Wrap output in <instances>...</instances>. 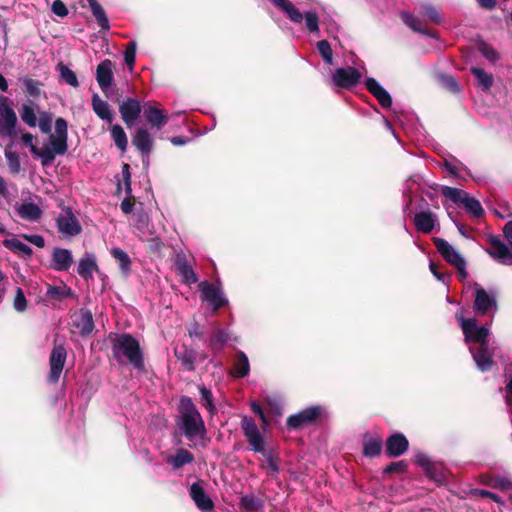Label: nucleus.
<instances>
[{"instance_id":"obj_34","label":"nucleus","mask_w":512,"mask_h":512,"mask_svg":"<svg viewBox=\"0 0 512 512\" xmlns=\"http://www.w3.org/2000/svg\"><path fill=\"white\" fill-rule=\"evenodd\" d=\"M46 296L49 299H52L55 301H62L65 298H74L75 293L70 287L66 286L65 284H63L61 286H53V285L48 284Z\"/></svg>"},{"instance_id":"obj_36","label":"nucleus","mask_w":512,"mask_h":512,"mask_svg":"<svg viewBox=\"0 0 512 512\" xmlns=\"http://www.w3.org/2000/svg\"><path fill=\"white\" fill-rule=\"evenodd\" d=\"M401 19L413 31L427 35L429 37H433L431 30L424 27L422 21L419 18L413 16L411 13L402 12Z\"/></svg>"},{"instance_id":"obj_42","label":"nucleus","mask_w":512,"mask_h":512,"mask_svg":"<svg viewBox=\"0 0 512 512\" xmlns=\"http://www.w3.org/2000/svg\"><path fill=\"white\" fill-rule=\"evenodd\" d=\"M194 461V456L191 452H189L186 449L180 448L177 450L176 454L174 456H171L168 459V462L173 466L175 469H179L182 466L186 464H190Z\"/></svg>"},{"instance_id":"obj_46","label":"nucleus","mask_w":512,"mask_h":512,"mask_svg":"<svg viewBox=\"0 0 512 512\" xmlns=\"http://www.w3.org/2000/svg\"><path fill=\"white\" fill-rule=\"evenodd\" d=\"M229 340V334L223 329H215L210 338V348L214 351H221Z\"/></svg>"},{"instance_id":"obj_54","label":"nucleus","mask_w":512,"mask_h":512,"mask_svg":"<svg viewBox=\"0 0 512 512\" xmlns=\"http://www.w3.org/2000/svg\"><path fill=\"white\" fill-rule=\"evenodd\" d=\"M5 157L12 174H18L21 170L19 155L11 150H5Z\"/></svg>"},{"instance_id":"obj_1","label":"nucleus","mask_w":512,"mask_h":512,"mask_svg":"<svg viewBox=\"0 0 512 512\" xmlns=\"http://www.w3.org/2000/svg\"><path fill=\"white\" fill-rule=\"evenodd\" d=\"M22 142L30 148L33 155L41 158L43 166H49L55 160L56 155H65L68 151V124L67 121L59 117L55 120V133L50 134L49 143L51 147L39 149L34 145V136L31 133L22 134Z\"/></svg>"},{"instance_id":"obj_4","label":"nucleus","mask_w":512,"mask_h":512,"mask_svg":"<svg viewBox=\"0 0 512 512\" xmlns=\"http://www.w3.org/2000/svg\"><path fill=\"white\" fill-rule=\"evenodd\" d=\"M326 416V411L321 405L309 406L298 413L290 415L286 419V426L290 430H300L306 426L318 425Z\"/></svg>"},{"instance_id":"obj_45","label":"nucleus","mask_w":512,"mask_h":512,"mask_svg":"<svg viewBox=\"0 0 512 512\" xmlns=\"http://www.w3.org/2000/svg\"><path fill=\"white\" fill-rule=\"evenodd\" d=\"M462 205L465 210L475 218H480L484 215V210L480 202L476 198L470 197L468 193L465 198H463Z\"/></svg>"},{"instance_id":"obj_29","label":"nucleus","mask_w":512,"mask_h":512,"mask_svg":"<svg viewBox=\"0 0 512 512\" xmlns=\"http://www.w3.org/2000/svg\"><path fill=\"white\" fill-rule=\"evenodd\" d=\"M98 271L99 267L95 255L87 254L79 260L77 272L83 279L88 280L92 278L93 272Z\"/></svg>"},{"instance_id":"obj_48","label":"nucleus","mask_w":512,"mask_h":512,"mask_svg":"<svg viewBox=\"0 0 512 512\" xmlns=\"http://www.w3.org/2000/svg\"><path fill=\"white\" fill-rule=\"evenodd\" d=\"M441 193L446 198L450 199L452 202L456 204H462L463 198L467 195V192L450 186H443L441 189Z\"/></svg>"},{"instance_id":"obj_50","label":"nucleus","mask_w":512,"mask_h":512,"mask_svg":"<svg viewBox=\"0 0 512 512\" xmlns=\"http://www.w3.org/2000/svg\"><path fill=\"white\" fill-rule=\"evenodd\" d=\"M199 393L201 397L202 405L211 413L216 412V407L213 403V394L210 389L206 388L204 385L199 386Z\"/></svg>"},{"instance_id":"obj_57","label":"nucleus","mask_w":512,"mask_h":512,"mask_svg":"<svg viewBox=\"0 0 512 512\" xmlns=\"http://www.w3.org/2000/svg\"><path fill=\"white\" fill-rule=\"evenodd\" d=\"M493 488L499 489L503 492H507L512 490V480L502 477V476H495L491 479L489 483Z\"/></svg>"},{"instance_id":"obj_9","label":"nucleus","mask_w":512,"mask_h":512,"mask_svg":"<svg viewBox=\"0 0 512 512\" xmlns=\"http://www.w3.org/2000/svg\"><path fill=\"white\" fill-rule=\"evenodd\" d=\"M199 290L201 292V299L208 302L214 312L228 303V300L223 297L220 288L213 283L202 281L199 283Z\"/></svg>"},{"instance_id":"obj_14","label":"nucleus","mask_w":512,"mask_h":512,"mask_svg":"<svg viewBox=\"0 0 512 512\" xmlns=\"http://www.w3.org/2000/svg\"><path fill=\"white\" fill-rule=\"evenodd\" d=\"M56 226L60 233L68 236H76L82 231L78 219L69 207L65 209V215H60L56 219Z\"/></svg>"},{"instance_id":"obj_53","label":"nucleus","mask_w":512,"mask_h":512,"mask_svg":"<svg viewBox=\"0 0 512 512\" xmlns=\"http://www.w3.org/2000/svg\"><path fill=\"white\" fill-rule=\"evenodd\" d=\"M317 49L324 62L331 65L333 63V51L330 43L327 40H321L317 43Z\"/></svg>"},{"instance_id":"obj_43","label":"nucleus","mask_w":512,"mask_h":512,"mask_svg":"<svg viewBox=\"0 0 512 512\" xmlns=\"http://www.w3.org/2000/svg\"><path fill=\"white\" fill-rule=\"evenodd\" d=\"M110 133L116 147L121 152H125L128 146V139L123 127L119 124H115L111 127Z\"/></svg>"},{"instance_id":"obj_41","label":"nucleus","mask_w":512,"mask_h":512,"mask_svg":"<svg viewBox=\"0 0 512 512\" xmlns=\"http://www.w3.org/2000/svg\"><path fill=\"white\" fill-rule=\"evenodd\" d=\"M35 108L36 104L29 100L27 103L22 104L19 111L22 121L30 127H35L37 124Z\"/></svg>"},{"instance_id":"obj_49","label":"nucleus","mask_w":512,"mask_h":512,"mask_svg":"<svg viewBox=\"0 0 512 512\" xmlns=\"http://www.w3.org/2000/svg\"><path fill=\"white\" fill-rule=\"evenodd\" d=\"M58 70L60 71V76L65 83L74 88L79 86V82L74 71H72L63 63L58 64Z\"/></svg>"},{"instance_id":"obj_39","label":"nucleus","mask_w":512,"mask_h":512,"mask_svg":"<svg viewBox=\"0 0 512 512\" xmlns=\"http://www.w3.org/2000/svg\"><path fill=\"white\" fill-rule=\"evenodd\" d=\"M3 246L13 253H20L24 257L30 258L33 254V251L30 246L24 244L17 238L5 239L3 242Z\"/></svg>"},{"instance_id":"obj_58","label":"nucleus","mask_w":512,"mask_h":512,"mask_svg":"<svg viewBox=\"0 0 512 512\" xmlns=\"http://www.w3.org/2000/svg\"><path fill=\"white\" fill-rule=\"evenodd\" d=\"M303 19H305L306 27L310 32L319 31V17L316 12H305V14L303 15Z\"/></svg>"},{"instance_id":"obj_37","label":"nucleus","mask_w":512,"mask_h":512,"mask_svg":"<svg viewBox=\"0 0 512 512\" xmlns=\"http://www.w3.org/2000/svg\"><path fill=\"white\" fill-rule=\"evenodd\" d=\"M470 72L478 81V85L483 91H489L494 83V77L491 73L486 72L479 67H471Z\"/></svg>"},{"instance_id":"obj_52","label":"nucleus","mask_w":512,"mask_h":512,"mask_svg":"<svg viewBox=\"0 0 512 512\" xmlns=\"http://www.w3.org/2000/svg\"><path fill=\"white\" fill-rule=\"evenodd\" d=\"M426 476L437 484H442L445 481V475L442 467L437 463L433 462L431 466L425 471Z\"/></svg>"},{"instance_id":"obj_25","label":"nucleus","mask_w":512,"mask_h":512,"mask_svg":"<svg viewBox=\"0 0 512 512\" xmlns=\"http://www.w3.org/2000/svg\"><path fill=\"white\" fill-rule=\"evenodd\" d=\"M132 144L142 154L148 156L153 150V138L147 129L138 128L132 138Z\"/></svg>"},{"instance_id":"obj_17","label":"nucleus","mask_w":512,"mask_h":512,"mask_svg":"<svg viewBox=\"0 0 512 512\" xmlns=\"http://www.w3.org/2000/svg\"><path fill=\"white\" fill-rule=\"evenodd\" d=\"M143 113L146 121L158 130L162 129L168 123L169 116L165 110L154 105L152 102L144 104Z\"/></svg>"},{"instance_id":"obj_10","label":"nucleus","mask_w":512,"mask_h":512,"mask_svg":"<svg viewBox=\"0 0 512 512\" xmlns=\"http://www.w3.org/2000/svg\"><path fill=\"white\" fill-rule=\"evenodd\" d=\"M116 102L119 104V113L123 122L127 127L133 126L142 111L140 102L137 99L130 97L123 99L122 101H120V97H118Z\"/></svg>"},{"instance_id":"obj_40","label":"nucleus","mask_w":512,"mask_h":512,"mask_svg":"<svg viewBox=\"0 0 512 512\" xmlns=\"http://www.w3.org/2000/svg\"><path fill=\"white\" fill-rule=\"evenodd\" d=\"M89 7L101 29L108 30L110 28L108 17L103 7L97 0H87Z\"/></svg>"},{"instance_id":"obj_21","label":"nucleus","mask_w":512,"mask_h":512,"mask_svg":"<svg viewBox=\"0 0 512 512\" xmlns=\"http://www.w3.org/2000/svg\"><path fill=\"white\" fill-rule=\"evenodd\" d=\"M365 87L368 92L377 99L382 108L388 109L392 106L391 95L379 84L375 78H367L365 81Z\"/></svg>"},{"instance_id":"obj_60","label":"nucleus","mask_w":512,"mask_h":512,"mask_svg":"<svg viewBox=\"0 0 512 512\" xmlns=\"http://www.w3.org/2000/svg\"><path fill=\"white\" fill-rule=\"evenodd\" d=\"M14 309L18 312H24L27 309V300L23 290L18 287L13 302Z\"/></svg>"},{"instance_id":"obj_16","label":"nucleus","mask_w":512,"mask_h":512,"mask_svg":"<svg viewBox=\"0 0 512 512\" xmlns=\"http://www.w3.org/2000/svg\"><path fill=\"white\" fill-rule=\"evenodd\" d=\"M409 448L407 437L399 432L390 435L385 442V454L390 458L403 455Z\"/></svg>"},{"instance_id":"obj_59","label":"nucleus","mask_w":512,"mask_h":512,"mask_svg":"<svg viewBox=\"0 0 512 512\" xmlns=\"http://www.w3.org/2000/svg\"><path fill=\"white\" fill-rule=\"evenodd\" d=\"M39 128L41 130L42 133H45V134H52L51 133V130H52V116L51 114L47 113V112H42L40 114V119H39Z\"/></svg>"},{"instance_id":"obj_8","label":"nucleus","mask_w":512,"mask_h":512,"mask_svg":"<svg viewBox=\"0 0 512 512\" xmlns=\"http://www.w3.org/2000/svg\"><path fill=\"white\" fill-rule=\"evenodd\" d=\"M0 135L14 137L16 135L17 116L8 105V98L0 96Z\"/></svg>"},{"instance_id":"obj_63","label":"nucleus","mask_w":512,"mask_h":512,"mask_svg":"<svg viewBox=\"0 0 512 512\" xmlns=\"http://www.w3.org/2000/svg\"><path fill=\"white\" fill-rule=\"evenodd\" d=\"M164 247V243L159 237H153L148 240V249L150 252L160 254Z\"/></svg>"},{"instance_id":"obj_18","label":"nucleus","mask_w":512,"mask_h":512,"mask_svg":"<svg viewBox=\"0 0 512 512\" xmlns=\"http://www.w3.org/2000/svg\"><path fill=\"white\" fill-rule=\"evenodd\" d=\"M73 326L78 329L81 336H88L94 330L92 312L87 308H81L72 315Z\"/></svg>"},{"instance_id":"obj_19","label":"nucleus","mask_w":512,"mask_h":512,"mask_svg":"<svg viewBox=\"0 0 512 512\" xmlns=\"http://www.w3.org/2000/svg\"><path fill=\"white\" fill-rule=\"evenodd\" d=\"M189 495L196 507L202 512H212L214 510V503L200 482H195L190 486Z\"/></svg>"},{"instance_id":"obj_51","label":"nucleus","mask_w":512,"mask_h":512,"mask_svg":"<svg viewBox=\"0 0 512 512\" xmlns=\"http://www.w3.org/2000/svg\"><path fill=\"white\" fill-rule=\"evenodd\" d=\"M478 51L491 63H495L499 59L498 52L488 43L480 41L477 44Z\"/></svg>"},{"instance_id":"obj_3","label":"nucleus","mask_w":512,"mask_h":512,"mask_svg":"<svg viewBox=\"0 0 512 512\" xmlns=\"http://www.w3.org/2000/svg\"><path fill=\"white\" fill-rule=\"evenodd\" d=\"M177 425L188 440L203 437L206 434L204 420L192 399L183 396L178 405Z\"/></svg>"},{"instance_id":"obj_23","label":"nucleus","mask_w":512,"mask_h":512,"mask_svg":"<svg viewBox=\"0 0 512 512\" xmlns=\"http://www.w3.org/2000/svg\"><path fill=\"white\" fill-rule=\"evenodd\" d=\"M175 269L184 284L191 285L198 281V277L188 262L185 254H178L176 256Z\"/></svg>"},{"instance_id":"obj_20","label":"nucleus","mask_w":512,"mask_h":512,"mask_svg":"<svg viewBox=\"0 0 512 512\" xmlns=\"http://www.w3.org/2000/svg\"><path fill=\"white\" fill-rule=\"evenodd\" d=\"M432 241L439 254L450 265L456 266L465 261L463 256L459 252L454 250V248L445 239L434 237Z\"/></svg>"},{"instance_id":"obj_35","label":"nucleus","mask_w":512,"mask_h":512,"mask_svg":"<svg viewBox=\"0 0 512 512\" xmlns=\"http://www.w3.org/2000/svg\"><path fill=\"white\" fill-rule=\"evenodd\" d=\"M92 108L95 114L102 120L111 123L113 121V115L109 109V105L100 99L98 94L92 96Z\"/></svg>"},{"instance_id":"obj_28","label":"nucleus","mask_w":512,"mask_h":512,"mask_svg":"<svg viewBox=\"0 0 512 512\" xmlns=\"http://www.w3.org/2000/svg\"><path fill=\"white\" fill-rule=\"evenodd\" d=\"M383 441L382 438L371 437L369 433H365L363 436V455L366 457H376L382 452Z\"/></svg>"},{"instance_id":"obj_47","label":"nucleus","mask_w":512,"mask_h":512,"mask_svg":"<svg viewBox=\"0 0 512 512\" xmlns=\"http://www.w3.org/2000/svg\"><path fill=\"white\" fill-rule=\"evenodd\" d=\"M25 93L33 98H38L41 95L42 83L29 77L21 78Z\"/></svg>"},{"instance_id":"obj_11","label":"nucleus","mask_w":512,"mask_h":512,"mask_svg":"<svg viewBox=\"0 0 512 512\" xmlns=\"http://www.w3.org/2000/svg\"><path fill=\"white\" fill-rule=\"evenodd\" d=\"M361 77V73L355 67L348 66L336 69L332 81L339 88L350 89L359 83Z\"/></svg>"},{"instance_id":"obj_5","label":"nucleus","mask_w":512,"mask_h":512,"mask_svg":"<svg viewBox=\"0 0 512 512\" xmlns=\"http://www.w3.org/2000/svg\"><path fill=\"white\" fill-rule=\"evenodd\" d=\"M456 320L459 322L466 343H477L479 346L488 344L489 330L485 326H478L475 318H464L456 313Z\"/></svg>"},{"instance_id":"obj_61","label":"nucleus","mask_w":512,"mask_h":512,"mask_svg":"<svg viewBox=\"0 0 512 512\" xmlns=\"http://www.w3.org/2000/svg\"><path fill=\"white\" fill-rule=\"evenodd\" d=\"M263 454L266 457L267 468L269 469L268 474L271 476L277 475L279 473L280 468L276 459L272 456L271 453L266 454L264 452Z\"/></svg>"},{"instance_id":"obj_12","label":"nucleus","mask_w":512,"mask_h":512,"mask_svg":"<svg viewBox=\"0 0 512 512\" xmlns=\"http://www.w3.org/2000/svg\"><path fill=\"white\" fill-rule=\"evenodd\" d=\"M488 242L490 248L487 249V253L493 259L503 265H512V251L499 237L492 235Z\"/></svg>"},{"instance_id":"obj_64","label":"nucleus","mask_w":512,"mask_h":512,"mask_svg":"<svg viewBox=\"0 0 512 512\" xmlns=\"http://www.w3.org/2000/svg\"><path fill=\"white\" fill-rule=\"evenodd\" d=\"M433 462L424 453H419L415 456V464L422 467L424 471L428 469Z\"/></svg>"},{"instance_id":"obj_27","label":"nucleus","mask_w":512,"mask_h":512,"mask_svg":"<svg viewBox=\"0 0 512 512\" xmlns=\"http://www.w3.org/2000/svg\"><path fill=\"white\" fill-rule=\"evenodd\" d=\"M435 215L430 211H421L414 216V225L417 231L429 234L434 229Z\"/></svg>"},{"instance_id":"obj_38","label":"nucleus","mask_w":512,"mask_h":512,"mask_svg":"<svg viewBox=\"0 0 512 512\" xmlns=\"http://www.w3.org/2000/svg\"><path fill=\"white\" fill-rule=\"evenodd\" d=\"M263 507V501L253 494L244 495L240 498L239 508L245 512H258Z\"/></svg>"},{"instance_id":"obj_62","label":"nucleus","mask_w":512,"mask_h":512,"mask_svg":"<svg viewBox=\"0 0 512 512\" xmlns=\"http://www.w3.org/2000/svg\"><path fill=\"white\" fill-rule=\"evenodd\" d=\"M52 12L59 17H66L69 13L68 8L62 0H55L52 3Z\"/></svg>"},{"instance_id":"obj_6","label":"nucleus","mask_w":512,"mask_h":512,"mask_svg":"<svg viewBox=\"0 0 512 512\" xmlns=\"http://www.w3.org/2000/svg\"><path fill=\"white\" fill-rule=\"evenodd\" d=\"M241 429L252 450L256 453H264L265 440L255 421L248 416H243L241 419Z\"/></svg>"},{"instance_id":"obj_31","label":"nucleus","mask_w":512,"mask_h":512,"mask_svg":"<svg viewBox=\"0 0 512 512\" xmlns=\"http://www.w3.org/2000/svg\"><path fill=\"white\" fill-rule=\"evenodd\" d=\"M17 212L22 219L31 222L38 221L42 216L40 207L32 202L21 204L17 208Z\"/></svg>"},{"instance_id":"obj_13","label":"nucleus","mask_w":512,"mask_h":512,"mask_svg":"<svg viewBox=\"0 0 512 512\" xmlns=\"http://www.w3.org/2000/svg\"><path fill=\"white\" fill-rule=\"evenodd\" d=\"M469 351L479 371L485 373L492 370L495 361L493 359V352L490 351L488 344L477 348L470 347Z\"/></svg>"},{"instance_id":"obj_44","label":"nucleus","mask_w":512,"mask_h":512,"mask_svg":"<svg viewBox=\"0 0 512 512\" xmlns=\"http://www.w3.org/2000/svg\"><path fill=\"white\" fill-rule=\"evenodd\" d=\"M113 258L118 262L120 270L127 275L131 271V259L121 248H112L110 251Z\"/></svg>"},{"instance_id":"obj_55","label":"nucleus","mask_w":512,"mask_h":512,"mask_svg":"<svg viewBox=\"0 0 512 512\" xmlns=\"http://www.w3.org/2000/svg\"><path fill=\"white\" fill-rule=\"evenodd\" d=\"M136 48L137 44L135 41H129L126 45V49L124 51V61L129 69H132L135 64Z\"/></svg>"},{"instance_id":"obj_22","label":"nucleus","mask_w":512,"mask_h":512,"mask_svg":"<svg viewBox=\"0 0 512 512\" xmlns=\"http://www.w3.org/2000/svg\"><path fill=\"white\" fill-rule=\"evenodd\" d=\"M74 260L69 249L56 247L52 251L50 267L55 271H68Z\"/></svg>"},{"instance_id":"obj_24","label":"nucleus","mask_w":512,"mask_h":512,"mask_svg":"<svg viewBox=\"0 0 512 512\" xmlns=\"http://www.w3.org/2000/svg\"><path fill=\"white\" fill-rule=\"evenodd\" d=\"M493 306H496L495 298L490 296L484 288L477 287L473 305L474 310L480 315H485Z\"/></svg>"},{"instance_id":"obj_30","label":"nucleus","mask_w":512,"mask_h":512,"mask_svg":"<svg viewBox=\"0 0 512 512\" xmlns=\"http://www.w3.org/2000/svg\"><path fill=\"white\" fill-rule=\"evenodd\" d=\"M249 371L250 365L248 357L243 351H238L231 371L232 376L235 378H243L248 375Z\"/></svg>"},{"instance_id":"obj_15","label":"nucleus","mask_w":512,"mask_h":512,"mask_svg":"<svg viewBox=\"0 0 512 512\" xmlns=\"http://www.w3.org/2000/svg\"><path fill=\"white\" fill-rule=\"evenodd\" d=\"M115 64L110 59H104L101 61L96 68V80L101 91L107 95L108 89L111 87L114 81L113 70Z\"/></svg>"},{"instance_id":"obj_7","label":"nucleus","mask_w":512,"mask_h":512,"mask_svg":"<svg viewBox=\"0 0 512 512\" xmlns=\"http://www.w3.org/2000/svg\"><path fill=\"white\" fill-rule=\"evenodd\" d=\"M67 359V351L63 344L54 345L50 356L49 366L50 371L47 376V382L50 384H57L61 373L64 369V365Z\"/></svg>"},{"instance_id":"obj_56","label":"nucleus","mask_w":512,"mask_h":512,"mask_svg":"<svg viewBox=\"0 0 512 512\" xmlns=\"http://www.w3.org/2000/svg\"><path fill=\"white\" fill-rule=\"evenodd\" d=\"M407 468H408V464L404 460L397 461V462H391L384 468L383 475H391L393 473L404 474V473H406Z\"/></svg>"},{"instance_id":"obj_26","label":"nucleus","mask_w":512,"mask_h":512,"mask_svg":"<svg viewBox=\"0 0 512 512\" xmlns=\"http://www.w3.org/2000/svg\"><path fill=\"white\" fill-rule=\"evenodd\" d=\"M174 355L185 370L193 371L195 369L196 352L194 350L188 348L185 344H181L174 348Z\"/></svg>"},{"instance_id":"obj_32","label":"nucleus","mask_w":512,"mask_h":512,"mask_svg":"<svg viewBox=\"0 0 512 512\" xmlns=\"http://www.w3.org/2000/svg\"><path fill=\"white\" fill-rule=\"evenodd\" d=\"M273 4L286 13L287 17L295 22L301 23L303 20V14L295 7V5L289 0H272Z\"/></svg>"},{"instance_id":"obj_33","label":"nucleus","mask_w":512,"mask_h":512,"mask_svg":"<svg viewBox=\"0 0 512 512\" xmlns=\"http://www.w3.org/2000/svg\"><path fill=\"white\" fill-rule=\"evenodd\" d=\"M273 4L286 13L287 17L295 22L301 23L303 20V14L295 7V5L289 0H272Z\"/></svg>"},{"instance_id":"obj_2","label":"nucleus","mask_w":512,"mask_h":512,"mask_svg":"<svg viewBox=\"0 0 512 512\" xmlns=\"http://www.w3.org/2000/svg\"><path fill=\"white\" fill-rule=\"evenodd\" d=\"M111 351L118 364L129 363L134 369L144 371L143 351L139 341L131 334H116L111 338Z\"/></svg>"}]
</instances>
